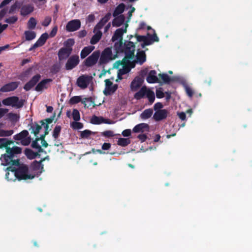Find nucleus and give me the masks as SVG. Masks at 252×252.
Instances as JSON below:
<instances>
[{
    "mask_svg": "<svg viewBox=\"0 0 252 252\" xmlns=\"http://www.w3.org/2000/svg\"><path fill=\"white\" fill-rule=\"evenodd\" d=\"M38 142L39 141L38 140V139L35 138V139H34V140L32 142L31 147L33 149H36L37 150V152H38V153H43V149L38 143Z\"/></svg>",
    "mask_w": 252,
    "mask_h": 252,
    "instance_id": "nucleus-40",
    "label": "nucleus"
},
{
    "mask_svg": "<svg viewBox=\"0 0 252 252\" xmlns=\"http://www.w3.org/2000/svg\"><path fill=\"white\" fill-rule=\"evenodd\" d=\"M48 37L49 35L47 32L43 33L41 35H40L38 40H37L36 42L43 46V45H44L46 43V41L48 39Z\"/></svg>",
    "mask_w": 252,
    "mask_h": 252,
    "instance_id": "nucleus-39",
    "label": "nucleus"
},
{
    "mask_svg": "<svg viewBox=\"0 0 252 252\" xmlns=\"http://www.w3.org/2000/svg\"><path fill=\"white\" fill-rule=\"evenodd\" d=\"M111 17V13L108 12V13L104 16L100 20L99 23H103V24H106L107 22L109 21Z\"/></svg>",
    "mask_w": 252,
    "mask_h": 252,
    "instance_id": "nucleus-55",
    "label": "nucleus"
},
{
    "mask_svg": "<svg viewBox=\"0 0 252 252\" xmlns=\"http://www.w3.org/2000/svg\"><path fill=\"white\" fill-rule=\"evenodd\" d=\"M146 81L150 84L159 83L158 78L156 76V71L154 70L150 71L147 76Z\"/></svg>",
    "mask_w": 252,
    "mask_h": 252,
    "instance_id": "nucleus-23",
    "label": "nucleus"
},
{
    "mask_svg": "<svg viewBox=\"0 0 252 252\" xmlns=\"http://www.w3.org/2000/svg\"><path fill=\"white\" fill-rule=\"evenodd\" d=\"M73 119L75 121H79L80 119L79 111L76 109H73L72 111Z\"/></svg>",
    "mask_w": 252,
    "mask_h": 252,
    "instance_id": "nucleus-51",
    "label": "nucleus"
},
{
    "mask_svg": "<svg viewBox=\"0 0 252 252\" xmlns=\"http://www.w3.org/2000/svg\"><path fill=\"white\" fill-rule=\"evenodd\" d=\"M137 62L142 64L146 60V55L143 50H138L136 55Z\"/></svg>",
    "mask_w": 252,
    "mask_h": 252,
    "instance_id": "nucleus-29",
    "label": "nucleus"
},
{
    "mask_svg": "<svg viewBox=\"0 0 252 252\" xmlns=\"http://www.w3.org/2000/svg\"><path fill=\"white\" fill-rule=\"evenodd\" d=\"M52 81V79H44L37 84L34 90L36 92H41L43 89H47L48 88V84Z\"/></svg>",
    "mask_w": 252,
    "mask_h": 252,
    "instance_id": "nucleus-18",
    "label": "nucleus"
},
{
    "mask_svg": "<svg viewBox=\"0 0 252 252\" xmlns=\"http://www.w3.org/2000/svg\"><path fill=\"white\" fill-rule=\"evenodd\" d=\"M101 135L105 137H113L114 136L113 131L108 130L101 132Z\"/></svg>",
    "mask_w": 252,
    "mask_h": 252,
    "instance_id": "nucleus-52",
    "label": "nucleus"
},
{
    "mask_svg": "<svg viewBox=\"0 0 252 252\" xmlns=\"http://www.w3.org/2000/svg\"><path fill=\"white\" fill-rule=\"evenodd\" d=\"M143 83V80L139 77H136L134 80L131 81L130 84V89L131 91H136L138 88L140 87Z\"/></svg>",
    "mask_w": 252,
    "mask_h": 252,
    "instance_id": "nucleus-22",
    "label": "nucleus"
},
{
    "mask_svg": "<svg viewBox=\"0 0 252 252\" xmlns=\"http://www.w3.org/2000/svg\"><path fill=\"white\" fill-rule=\"evenodd\" d=\"M153 113V109H147L143 111L140 114V118L142 120H147L152 117Z\"/></svg>",
    "mask_w": 252,
    "mask_h": 252,
    "instance_id": "nucleus-31",
    "label": "nucleus"
},
{
    "mask_svg": "<svg viewBox=\"0 0 252 252\" xmlns=\"http://www.w3.org/2000/svg\"><path fill=\"white\" fill-rule=\"evenodd\" d=\"M81 22L80 20H72L67 22L66 30L68 32H73L80 28Z\"/></svg>",
    "mask_w": 252,
    "mask_h": 252,
    "instance_id": "nucleus-13",
    "label": "nucleus"
},
{
    "mask_svg": "<svg viewBox=\"0 0 252 252\" xmlns=\"http://www.w3.org/2000/svg\"><path fill=\"white\" fill-rule=\"evenodd\" d=\"M149 129V126L146 123H141L135 126L133 129V132H143L144 130L148 131Z\"/></svg>",
    "mask_w": 252,
    "mask_h": 252,
    "instance_id": "nucleus-25",
    "label": "nucleus"
},
{
    "mask_svg": "<svg viewBox=\"0 0 252 252\" xmlns=\"http://www.w3.org/2000/svg\"><path fill=\"white\" fill-rule=\"evenodd\" d=\"M186 92L187 95L190 97H192L193 95V91L192 89L187 85L185 86Z\"/></svg>",
    "mask_w": 252,
    "mask_h": 252,
    "instance_id": "nucleus-60",
    "label": "nucleus"
},
{
    "mask_svg": "<svg viewBox=\"0 0 252 252\" xmlns=\"http://www.w3.org/2000/svg\"><path fill=\"white\" fill-rule=\"evenodd\" d=\"M5 178L8 181L32 180L37 176V173L32 172L27 165L20 163L18 165H10L5 169Z\"/></svg>",
    "mask_w": 252,
    "mask_h": 252,
    "instance_id": "nucleus-1",
    "label": "nucleus"
},
{
    "mask_svg": "<svg viewBox=\"0 0 252 252\" xmlns=\"http://www.w3.org/2000/svg\"><path fill=\"white\" fill-rule=\"evenodd\" d=\"M80 62L79 57L78 55H72L68 58L66 63H65V68L67 70H70L78 65Z\"/></svg>",
    "mask_w": 252,
    "mask_h": 252,
    "instance_id": "nucleus-9",
    "label": "nucleus"
},
{
    "mask_svg": "<svg viewBox=\"0 0 252 252\" xmlns=\"http://www.w3.org/2000/svg\"><path fill=\"white\" fill-rule=\"evenodd\" d=\"M18 20V17L14 16L6 18L5 22L9 24H13L16 23Z\"/></svg>",
    "mask_w": 252,
    "mask_h": 252,
    "instance_id": "nucleus-53",
    "label": "nucleus"
},
{
    "mask_svg": "<svg viewBox=\"0 0 252 252\" xmlns=\"http://www.w3.org/2000/svg\"><path fill=\"white\" fill-rule=\"evenodd\" d=\"M20 7V4L18 2H16L13 4H12L10 7V9L9 10V13L11 14L16 9Z\"/></svg>",
    "mask_w": 252,
    "mask_h": 252,
    "instance_id": "nucleus-59",
    "label": "nucleus"
},
{
    "mask_svg": "<svg viewBox=\"0 0 252 252\" xmlns=\"http://www.w3.org/2000/svg\"><path fill=\"white\" fill-rule=\"evenodd\" d=\"M125 5L124 3H120L117 6L114 10L113 13V16L114 17H116L117 16H119L122 14L125 10Z\"/></svg>",
    "mask_w": 252,
    "mask_h": 252,
    "instance_id": "nucleus-32",
    "label": "nucleus"
},
{
    "mask_svg": "<svg viewBox=\"0 0 252 252\" xmlns=\"http://www.w3.org/2000/svg\"><path fill=\"white\" fill-rule=\"evenodd\" d=\"M104 25V24L101 23V22H98L97 25H95L94 28V32H97V31H100V30L103 28Z\"/></svg>",
    "mask_w": 252,
    "mask_h": 252,
    "instance_id": "nucleus-62",
    "label": "nucleus"
},
{
    "mask_svg": "<svg viewBox=\"0 0 252 252\" xmlns=\"http://www.w3.org/2000/svg\"><path fill=\"white\" fill-rule=\"evenodd\" d=\"M74 41L72 38H69L64 42V46L65 47L63 48L72 49V46L74 45Z\"/></svg>",
    "mask_w": 252,
    "mask_h": 252,
    "instance_id": "nucleus-44",
    "label": "nucleus"
},
{
    "mask_svg": "<svg viewBox=\"0 0 252 252\" xmlns=\"http://www.w3.org/2000/svg\"><path fill=\"white\" fill-rule=\"evenodd\" d=\"M105 82V89L103 91L104 95L107 96L112 94L115 92L118 89V85H113V83L109 79H107L104 81Z\"/></svg>",
    "mask_w": 252,
    "mask_h": 252,
    "instance_id": "nucleus-10",
    "label": "nucleus"
},
{
    "mask_svg": "<svg viewBox=\"0 0 252 252\" xmlns=\"http://www.w3.org/2000/svg\"><path fill=\"white\" fill-rule=\"evenodd\" d=\"M7 119L12 123H16L19 120V116L18 114L10 112L6 115Z\"/></svg>",
    "mask_w": 252,
    "mask_h": 252,
    "instance_id": "nucleus-35",
    "label": "nucleus"
},
{
    "mask_svg": "<svg viewBox=\"0 0 252 252\" xmlns=\"http://www.w3.org/2000/svg\"><path fill=\"white\" fill-rule=\"evenodd\" d=\"M45 137H46V135H40V136H39V137H37L36 136V138L38 139V141H39V140L41 141V143H42V146L43 147H44L45 148H46L48 146V144L47 142H46V141L45 140Z\"/></svg>",
    "mask_w": 252,
    "mask_h": 252,
    "instance_id": "nucleus-48",
    "label": "nucleus"
},
{
    "mask_svg": "<svg viewBox=\"0 0 252 252\" xmlns=\"http://www.w3.org/2000/svg\"><path fill=\"white\" fill-rule=\"evenodd\" d=\"M92 131L88 129H85L80 133V137L82 138H88L91 135H92Z\"/></svg>",
    "mask_w": 252,
    "mask_h": 252,
    "instance_id": "nucleus-49",
    "label": "nucleus"
},
{
    "mask_svg": "<svg viewBox=\"0 0 252 252\" xmlns=\"http://www.w3.org/2000/svg\"><path fill=\"white\" fill-rule=\"evenodd\" d=\"M6 154L1 155L0 160L1 165L3 166L18 165L19 159H15V155L21 154L22 153L21 148L18 147H14L13 148H6Z\"/></svg>",
    "mask_w": 252,
    "mask_h": 252,
    "instance_id": "nucleus-2",
    "label": "nucleus"
},
{
    "mask_svg": "<svg viewBox=\"0 0 252 252\" xmlns=\"http://www.w3.org/2000/svg\"><path fill=\"white\" fill-rule=\"evenodd\" d=\"M114 48L116 54L124 53L125 58L132 59L134 57L135 45L130 41H118L115 42Z\"/></svg>",
    "mask_w": 252,
    "mask_h": 252,
    "instance_id": "nucleus-3",
    "label": "nucleus"
},
{
    "mask_svg": "<svg viewBox=\"0 0 252 252\" xmlns=\"http://www.w3.org/2000/svg\"><path fill=\"white\" fill-rule=\"evenodd\" d=\"M153 31L154 32V33L152 35H150L149 33L147 34V35H148L149 36V37H150V39H151V40L153 41V42H158L159 38H158V36L157 35V34L155 32V31L154 30H153Z\"/></svg>",
    "mask_w": 252,
    "mask_h": 252,
    "instance_id": "nucleus-58",
    "label": "nucleus"
},
{
    "mask_svg": "<svg viewBox=\"0 0 252 252\" xmlns=\"http://www.w3.org/2000/svg\"><path fill=\"white\" fill-rule=\"evenodd\" d=\"M90 77L86 75L80 76L77 79L76 84L77 85L82 89H86L89 84Z\"/></svg>",
    "mask_w": 252,
    "mask_h": 252,
    "instance_id": "nucleus-16",
    "label": "nucleus"
},
{
    "mask_svg": "<svg viewBox=\"0 0 252 252\" xmlns=\"http://www.w3.org/2000/svg\"><path fill=\"white\" fill-rule=\"evenodd\" d=\"M163 107L162 104L161 102H158L154 105L153 108L155 112L156 111L163 110L161 109Z\"/></svg>",
    "mask_w": 252,
    "mask_h": 252,
    "instance_id": "nucleus-61",
    "label": "nucleus"
},
{
    "mask_svg": "<svg viewBox=\"0 0 252 252\" xmlns=\"http://www.w3.org/2000/svg\"><path fill=\"white\" fill-rule=\"evenodd\" d=\"M13 142L12 141L8 140L6 138H0V148H5L6 150V148H9L8 146L11 144Z\"/></svg>",
    "mask_w": 252,
    "mask_h": 252,
    "instance_id": "nucleus-33",
    "label": "nucleus"
},
{
    "mask_svg": "<svg viewBox=\"0 0 252 252\" xmlns=\"http://www.w3.org/2000/svg\"><path fill=\"white\" fill-rule=\"evenodd\" d=\"M2 104L5 106H11L16 108H22L24 104L23 99H19L17 96H9L4 98L2 101Z\"/></svg>",
    "mask_w": 252,
    "mask_h": 252,
    "instance_id": "nucleus-4",
    "label": "nucleus"
},
{
    "mask_svg": "<svg viewBox=\"0 0 252 252\" xmlns=\"http://www.w3.org/2000/svg\"><path fill=\"white\" fill-rule=\"evenodd\" d=\"M129 60L131 59L126 58L123 59V61H122V64H126V66H128V67L130 68L131 69L135 67V61L130 62Z\"/></svg>",
    "mask_w": 252,
    "mask_h": 252,
    "instance_id": "nucleus-38",
    "label": "nucleus"
},
{
    "mask_svg": "<svg viewBox=\"0 0 252 252\" xmlns=\"http://www.w3.org/2000/svg\"><path fill=\"white\" fill-rule=\"evenodd\" d=\"M61 129L62 127L61 126L56 125L54 129V130H53L52 132V136L54 137L55 139H57L58 138L61 132Z\"/></svg>",
    "mask_w": 252,
    "mask_h": 252,
    "instance_id": "nucleus-43",
    "label": "nucleus"
},
{
    "mask_svg": "<svg viewBox=\"0 0 252 252\" xmlns=\"http://www.w3.org/2000/svg\"><path fill=\"white\" fill-rule=\"evenodd\" d=\"M24 34L27 41H31L36 37V32L33 31H26Z\"/></svg>",
    "mask_w": 252,
    "mask_h": 252,
    "instance_id": "nucleus-34",
    "label": "nucleus"
},
{
    "mask_svg": "<svg viewBox=\"0 0 252 252\" xmlns=\"http://www.w3.org/2000/svg\"><path fill=\"white\" fill-rule=\"evenodd\" d=\"M14 139L16 141H21L22 145L24 146L30 145L31 142V137L30 136H29V132L26 129L15 135L14 136Z\"/></svg>",
    "mask_w": 252,
    "mask_h": 252,
    "instance_id": "nucleus-5",
    "label": "nucleus"
},
{
    "mask_svg": "<svg viewBox=\"0 0 252 252\" xmlns=\"http://www.w3.org/2000/svg\"><path fill=\"white\" fill-rule=\"evenodd\" d=\"M20 82L19 81H12L8 84H5L0 88V92L6 93L14 91L18 88Z\"/></svg>",
    "mask_w": 252,
    "mask_h": 252,
    "instance_id": "nucleus-12",
    "label": "nucleus"
},
{
    "mask_svg": "<svg viewBox=\"0 0 252 252\" xmlns=\"http://www.w3.org/2000/svg\"><path fill=\"white\" fill-rule=\"evenodd\" d=\"M94 32L95 33L94 35H93L91 41H90V43L92 45H94L100 41L102 36V32L100 31H97Z\"/></svg>",
    "mask_w": 252,
    "mask_h": 252,
    "instance_id": "nucleus-30",
    "label": "nucleus"
},
{
    "mask_svg": "<svg viewBox=\"0 0 252 252\" xmlns=\"http://www.w3.org/2000/svg\"><path fill=\"white\" fill-rule=\"evenodd\" d=\"M34 7L31 4H24L21 7V15L25 16L33 11Z\"/></svg>",
    "mask_w": 252,
    "mask_h": 252,
    "instance_id": "nucleus-21",
    "label": "nucleus"
},
{
    "mask_svg": "<svg viewBox=\"0 0 252 252\" xmlns=\"http://www.w3.org/2000/svg\"><path fill=\"white\" fill-rule=\"evenodd\" d=\"M8 111L9 109H8L0 108V119L3 117Z\"/></svg>",
    "mask_w": 252,
    "mask_h": 252,
    "instance_id": "nucleus-64",
    "label": "nucleus"
},
{
    "mask_svg": "<svg viewBox=\"0 0 252 252\" xmlns=\"http://www.w3.org/2000/svg\"><path fill=\"white\" fill-rule=\"evenodd\" d=\"M40 153L34 152L33 150L29 149L26 148L24 151V154L26 156H27V158L30 159H33L37 157H40V155L39 154Z\"/></svg>",
    "mask_w": 252,
    "mask_h": 252,
    "instance_id": "nucleus-27",
    "label": "nucleus"
},
{
    "mask_svg": "<svg viewBox=\"0 0 252 252\" xmlns=\"http://www.w3.org/2000/svg\"><path fill=\"white\" fill-rule=\"evenodd\" d=\"M114 59V57H113L112 49L110 48H106L101 53L98 63L100 64L107 63L109 61Z\"/></svg>",
    "mask_w": 252,
    "mask_h": 252,
    "instance_id": "nucleus-7",
    "label": "nucleus"
},
{
    "mask_svg": "<svg viewBox=\"0 0 252 252\" xmlns=\"http://www.w3.org/2000/svg\"><path fill=\"white\" fill-rule=\"evenodd\" d=\"M94 47L93 46H88L83 48L80 52V58L82 59H85L86 57L89 56V55L94 50Z\"/></svg>",
    "mask_w": 252,
    "mask_h": 252,
    "instance_id": "nucleus-26",
    "label": "nucleus"
},
{
    "mask_svg": "<svg viewBox=\"0 0 252 252\" xmlns=\"http://www.w3.org/2000/svg\"><path fill=\"white\" fill-rule=\"evenodd\" d=\"M70 126L74 129H80L83 128V125L82 123L75 121L70 124Z\"/></svg>",
    "mask_w": 252,
    "mask_h": 252,
    "instance_id": "nucleus-46",
    "label": "nucleus"
},
{
    "mask_svg": "<svg viewBox=\"0 0 252 252\" xmlns=\"http://www.w3.org/2000/svg\"><path fill=\"white\" fill-rule=\"evenodd\" d=\"M79 102H81L82 104H84L85 108H88L89 106H91L92 103L93 102L91 97L85 98L84 99L82 100L80 96H72L69 100V104H76L78 103Z\"/></svg>",
    "mask_w": 252,
    "mask_h": 252,
    "instance_id": "nucleus-8",
    "label": "nucleus"
},
{
    "mask_svg": "<svg viewBox=\"0 0 252 252\" xmlns=\"http://www.w3.org/2000/svg\"><path fill=\"white\" fill-rule=\"evenodd\" d=\"M126 32V28L123 29V28H119L116 30L115 33L113 35L112 38V41L113 42H115L117 40L118 41H123V37L122 36L124 33Z\"/></svg>",
    "mask_w": 252,
    "mask_h": 252,
    "instance_id": "nucleus-19",
    "label": "nucleus"
},
{
    "mask_svg": "<svg viewBox=\"0 0 252 252\" xmlns=\"http://www.w3.org/2000/svg\"><path fill=\"white\" fill-rule=\"evenodd\" d=\"M111 17V13L108 12V13L104 16L100 20L99 23H103V24H106L107 22L109 21Z\"/></svg>",
    "mask_w": 252,
    "mask_h": 252,
    "instance_id": "nucleus-54",
    "label": "nucleus"
},
{
    "mask_svg": "<svg viewBox=\"0 0 252 252\" xmlns=\"http://www.w3.org/2000/svg\"><path fill=\"white\" fill-rule=\"evenodd\" d=\"M148 91H150V90L147 89L146 86H143L141 88L139 91L134 94V97L137 99H141L146 96Z\"/></svg>",
    "mask_w": 252,
    "mask_h": 252,
    "instance_id": "nucleus-24",
    "label": "nucleus"
},
{
    "mask_svg": "<svg viewBox=\"0 0 252 252\" xmlns=\"http://www.w3.org/2000/svg\"><path fill=\"white\" fill-rule=\"evenodd\" d=\"M153 41L150 39V37H146L143 41L142 44V48H144L145 46H149L153 43Z\"/></svg>",
    "mask_w": 252,
    "mask_h": 252,
    "instance_id": "nucleus-57",
    "label": "nucleus"
},
{
    "mask_svg": "<svg viewBox=\"0 0 252 252\" xmlns=\"http://www.w3.org/2000/svg\"><path fill=\"white\" fill-rule=\"evenodd\" d=\"M146 96L149 99L150 104H152L155 100V94L154 92L151 90H150V91H148V93H147Z\"/></svg>",
    "mask_w": 252,
    "mask_h": 252,
    "instance_id": "nucleus-45",
    "label": "nucleus"
},
{
    "mask_svg": "<svg viewBox=\"0 0 252 252\" xmlns=\"http://www.w3.org/2000/svg\"><path fill=\"white\" fill-rule=\"evenodd\" d=\"M123 68L120 69L118 70V73L120 74H127L129 71H130L131 69L130 68L128 67L127 66H126V64H122Z\"/></svg>",
    "mask_w": 252,
    "mask_h": 252,
    "instance_id": "nucleus-50",
    "label": "nucleus"
},
{
    "mask_svg": "<svg viewBox=\"0 0 252 252\" xmlns=\"http://www.w3.org/2000/svg\"><path fill=\"white\" fill-rule=\"evenodd\" d=\"M158 76L165 84H169L171 81H173V79L168 76L166 73H159Z\"/></svg>",
    "mask_w": 252,
    "mask_h": 252,
    "instance_id": "nucleus-37",
    "label": "nucleus"
},
{
    "mask_svg": "<svg viewBox=\"0 0 252 252\" xmlns=\"http://www.w3.org/2000/svg\"><path fill=\"white\" fill-rule=\"evenodd\" d=\"M58 32V27L57 26H55L53 28L51 32L49 33V36L51 37H53L55 36L57 33V32Z\"/></svg>",
    "mask_w": 252,
    "mask_h": 252,
    "instance_id": "nucleus-63",
    "label": "nucleus"
},
{
    "mask_svg": "<svg viewBox=\"0 0 252 252\" xmlns=\"http://www.w3.org/2000/svg\"><path fill=\"white\" fill-rule=\"evenodd\" d=\"M44 160V159H42L39 161L34 160L33 162L31 163L30 167H29V169H30L32 172L37 173V176L40 175L42 173L43 169V165L42 162Z\"/></svg>",
    "mask_w": 252,
    "mask_h": 252,
    "instance_id": "nucleus-11",
    "label": "nucleus"
},
{
    "mask_svg": "<svg viewBox=\"0 0 252 252\" xmlns=\"http://www.w3.org/2000/svg\"><path fill=\"white\" fill-rule=\"evenodd\" d=\"M37 22L34 17H31L28 22V28L30 30H33L36 27Z\"/></svg>",
    "mask_w": 252,
    "mask_h": 252,
    "instance_id": "nucleus-42",
    "label": "nucleus"
},
{
    "mask_svg": "<svg viewBox=\"0 0 252 252\" xmlns=\"http://www.w3.org/2000/svg\"><path fill=\"white\" fill-rule=\"evenodd\" d=\"M168 115L169 112L167 109L156 111L153 114V119L156 122H159L166 119Z\"/></svg>",
    "mask_w": 252,
    "mask_h": 252,
    "instance_id": "nucleus-14",
    "label": "nucleus"
},
{
    "mask_svg": "<svg viewBox=\"0 0 252 252\" xmlns=\"http://www.w3.org/2000/svg\"><path fill=\"white\" fill-rule=\"evenodd\" d=\"M125 16L123 15H120L115 17L113 20L112 25L113 27H119L121 26L125 22Z\"/></svg>",
    "mask_w": 252,
    "mask_h": 252,
    "instance_id": "nucleus-28",
    "label": "nucleus"
},
{
    "mask_svg": "<svg viewBox=\"0 0 252 252\" xmlns=\"http://www.w3.org/2000/svg\"><path fill=\"white\" fill-rule=\"evenodd\" d=\"M41 76L39 74H36L31 79L30 81L26 83V84L24 86V89L27 92L30 91L33 88L34 86H35L37 82L39 81L40 79Z\"/></svg>",
    "mask_w": 252,
    "mask_h": 252,
    "instance_id": "nucleus-15",
    "label": "nucleus"
},
{
    "mask_svg": "<svg viewBox=\"0 0 252 252\" xmlns=\"http://www.w3.org/2000/svg\"><path fill=\"white\" fill-rule=\"evenodd\" d=\"M55 117V114L53 115L52 116L49 118L40 121L39 123H40V124H41V125H49V124H51L53 122V121L54 120Z\"/></svg>",
    "mask_w": 252,
    "mask_h": 252,
    "instance_id": "nucleus-47",
    "label": "nucleus"
},
{
    "mask_svg": "<svg viewBox=\"0 0 252 252\" xmlns=\"http://www.w3.org/2000/svg\"><path fill=\"white\" fill-rule=\"evenodd\" d=\"M130 143L129 138H120L118 141V145L122 147H126Z\"/></svg>",
    "mask_w": 252,
    "mask_h": 252,
    "instance_id": "nucleus-41",
    "label": "nucleus"
},
{
    "mask_svg": "<svg viewBox=\"0 0 252 252\" xmlns=\"http://www.w3.org/2000/svg\"><path fill=\"white\" fill-rule=\"evenodd\" d=\"M100 52L98 50L95 51L91 56L83 61V64L88 67L94 66L97 63L98 60L100 57Z\"/></svg>",
    "mask_w": 252,
    "mask_h": 252,
    "instance_id": "nucleus-6",
    "label": "nucleus"
},
{
    "mask_svg": "<svg viewBox=\"0 0 252 252\" xmlns=\"http://www.w3.org/2000/svg\"><path fill=\"white\" fill-rule=\"evenodd\" d=\"M103 117H97L94 115L91 119V123L93 125H100L103 123Z\"/></svg>",
    "mask_w": 252,
    "mask_h": 252,
    "instance_id": "nucleus-36",
    "label": "nucleus"
},
{
    "mask_svg": "<svg viewBox=\"0 0 252 252\" xmlns=\"http://www.w3.org/2000/svg\"><path fill=\"white\" fill-rule=\"evenodd\" d=\"M73 49L62 48L59 49L58 53L59 61H63L68 58Z\"/></svg>",
    "mask_w": 252,
    "mask_h": 252,
    "instance_id": "nucleus-17",
    "label": "nucleus"
},
{
    "mask_svg": "<svg viewBox=\"0 0 252 252\" xmlns=\"http://www.w3.org/2000/svg\"><path fill=\"white\" fill-rule=\"evenodd\" d=\"M28 126H30L29 130H31V133H33L35 136L39 134L40 130L42 129V126L37 123V122H32Z\"/></svg>",
    "mask_w": 252,
    "mask_h": 252,
    "instance_id": "nucleus-20",
    "label": "nucleus"
},
{
    "mask_svg": "<svg viewBox=\"0 0 252 252\" xmlns=\"http://www.w3.org/2000/svg\"><path fill=\"white\" fill-rule=\"evenodd\" d=\"M52 21V18L50 16H46L45 18V19L43 20V22H42V25L43 27H48L50 23H51Z\"/></svg>",
    "mask_w": 252,
    "mask_h": 252,
    "instance_id": "nucleus-56",
    "label": "nucleus"
}]
</instances>
